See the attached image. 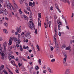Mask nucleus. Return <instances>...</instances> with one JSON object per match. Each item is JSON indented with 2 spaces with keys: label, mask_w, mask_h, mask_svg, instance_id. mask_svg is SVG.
Here are the masks:
<instances>
[{
  "label": "nucleus",
  "mask_w": 74,
  "mask_h": 74,
  "mask_svg": "<svg viewBox=\"0 0 74 74\" xmlns=\"http://www.w3.org/2000/svg\"><path fill=\"white\" fill-rule=\"evenodd\" d=\"M66 2L68 3L69 5H70L71 4H70V1L68 0H66Z\"/></svg>",
  "instance_id": "17"
},
{
  "label": "nucleus",
  "mask_w": 74,
  "mask_h": 74,
  "mask_svg": "<svg viewBox=\"0 0 74 74\" xmlns=\"http://www.w3.org/2000/svg\"><path fill=\"white\" fill-rule=\"evenodd\" d=\"M46 72H47V71L46 70H44L43 71V73H46Z\"/></svg>",
  "instance_id": "62"
},
{
  "label": "nucleus",
  "mask_w": 74,
  "mask_h": 74,
  "mask_svg": "<svg viewBox=\"0 0 74 74\" xmlns=\"http://www.w3.org/2000/svg\"><path fill=\"white\" fill-rule=\"evenodd\" d=\"M29 6H31V7H32V3L31 2H30L29 3Z\"/></svg>",
  "instance_id": "28"
},
{
  "label": "nucleus",
  "mask_w": 74,
  "mask_h": 74,
  "mask_svg": "<svg viewBox=\"0 0 74 74\" xmlns=\"http://www.w3.org/2000/svg\"><path fill=\"white\" fill-rule=\"evenodd\" d=\"M26 49H27V50H29V47L28 46H27L26 47Z\"/></svg>",
  "instance_id": "55"
},
{
  "label": "nucleus",
  "mask_w": 74,
  "mask_h": 74,
  "mask_svg": "<svg viewBox=\"0 0 74 74\" xmlns=\"http://www.w3.org/2000/svg\"><path fill=\"white\" fill-rule=\"evenodd\" d=\"M46 21H48V16H46Z\"/></svg>",
  "instance_id": "41"
},
{
  "label": "nucleus",
  "mask_w": 74,
  "mask_h": 74,
  "mask_svg": "<svg viewBox=\"0 0 74 74\" xmlns=\"http://www.w3.org/2000/svg\"><path fill=\"white\" fill-rule=\"evenodd\" d=\"M41 21H40H40L38 22V26H40L41 27Z\"/></svg>",
  "instance_id": "14"
},
{
  "label": "nucleus",
  "mask_w": 74,
  "mask_h": 74,
  "mask_svg": "<svg viewBox=\"0 0 74 74\" xmlns=\"http://www.w3.org/2000/svg\"><path fill=\"white\" fill-rule=\"evenodd\" d=\"M0 50L1 51L0 52V54L1 56V59L3 60L4 59V56H5V54L4 53L2 52V48H1V44H0Z\"/></svg>",
  "instance_id": "3"
},
{
  "label": "nucleus",
  "mask_w": 74,
  "mask_h": 74,
  "mask_svg": "<svg viewBox=\"0 0 74 74\" xmlns=\"http://www.w3.org/2000/svg\"><path fill=\"white\" fill-rule=\"evenodd\" d=\"M59 36H61V32H59V34H58Z\"/></svg>",
  "instance_id": "54"
},
{
  "label": "nucleus",
  "mask_w": 74,
  "mask_h": 74,
  "mask_svg": "<svg viewBox=\"0 0 74 74\" xmlns=\"http://www.w3.org/2000/svg\"><path fill=\"white\" fill-rule=\"evenodd\" d=\"M24 11L25 13H26V14H27V11H26V10H24Z\"/></svg>",
  "instance_id": "58"
},
{
  "label": "nucleus",
  "mask_w": 74,
  "mask_h": 74,
  "mask_svg": "<svg viewBox=\"0 0 74 74\" xmlns=\"http://www.w3.org/2000/svg\"><path fill=\"white\" fill-rule=\"evenodd\" d=\"M55 5H56V8L57 9H58L59 8H58V5L56 3L55 4Z\"/></svg>",
  "instance_id": "36"
},
{
  "label": "nucleus",
  "mask_w": 74,
  "mask_h": 74,
  "mask_svg": "<svg viewBox=\"0 0 74 74\" xmlns=\"http://www.w3.org/2000/svg\"><path fill=\"white\" fill-rule=\"evenodd\" d=\"M39 63L40 65H41V61L40 59H39Z\"/></svg>",
  "instance_id": "33"
},
{
  "label": "nucleus",
  "mask_w": 74,
  "mask_h": 74,
  "mask_svg": "<svg viewBox=\"0 0 74 74\" xmlns=\"http://www.w3.org/2000/svg\"><path fill=\"white\" fill-rule=\"evenodd\" d=\"M21 9H20L18 10L19 13L21 14H23V12H22V11H21Z\"/></svg>",
  "instance_id": "19"
},
{
  "label": "nucleus",
  "mask_w": 74,
  "mask_h": 74,
  "mask_svg": "<svg viewBox=\"0 0 74 74\" xmlns=\"http://www.w3.org/2000/svg\"><path fill=\"white\" fill-rule=\"evenodd\" d=\"M48 69L51 74H52L53 73V70L50 69V68L49 67H48Z\"/></svg>",
  "instance_id": "8"
},
{
  "label": "nucleus",
  "mask_w": 74,
  "mask_h": 74,
  "mask_svg": "<svg viewBox=\"0 0 74 74\" xmlns=\"http://www.w3.org/2000/svg\"><path fill=\"white\" fill-rule=\"evenodd\" d=\"M22 59L23 60H24V61H27V60L24 58H23Z\"/></svg>",
  "instance_id": "48"
},
{
  "label": "nucleus",
  "mask_w": 74,
  "mask_h": 74,
  "mask_svg": "<svg viewBox=\"0 0 74 74\" xmlns=\"http://www.w3.org/2000/svg\"><path fill=\"white\" fill-rule=\"evenodd\" d=\"M6 5L7 8L11 10V5L9 1L8 0L6 2Z\"/></svg>",
  "instance_id": "4"
},
{
  "label": "nucleus",
  "mask_w": 74,
  "mask_h": 74,
  "mask_svg": "<svg viewBox=\"0 0 74 74\" xmlns=\"http://www.w3.org/2000/svg\"><path fill=\"white\" fill-rule=\"evenodd\" d=\"M48 21H46V23H47L48 26Z\"/></svg>",
  "instance_id": "60"
},
{
  "label": "nucleus",
  "mask_w": 74,
  "mask_h": 74,
  "mask_svg": "<svg viewBox=\"0 0 74 74\" xmlns=\"http://www.w3.org/2000/svg\"><path fill=\"white\" fill-rule=\"evenodd\" d=\"M70 47H67L66 48V50H70Z\"/></svg>",
  "instance_id": "23"
},
{
  "label": "nucleus",
  "mask_w": 74,
  "mask_h": 74,
  "mask_svg": "<svg viewBox=\"0 0 74 74\" xmlns=\"http://www.w3.org/2000/svg\"><path fill=\"white\" fill-rule=\"evenodd\" d=\"M4 26H8V24L7 23H4Z\"/></svg>",
  "instance_id": "37"
},
{
  "label": "nucleus",
  "mask_w": 74,
  "mask_h": 74,
  "mask_svg": "<svg viewBox=\"0 0 74 74\" xmlns=\"http://www.w3.org/2000/svg\"><path fill=\"white\" fill-rule=\"evenodd\" d=\"M10 57H11V58H13V59H15V57H14L13 56H10Z\"/></svg>",
  "instance_id": "52"
},
{
  "label": "nucleus",
  "mask_w": 74,
  "mask_h": 74,
  "mask_svg": "<svg viewBox=\"0 0 74 74\" xmlns=\"http://www.w3.org/2000/svg\"><path fill=\"white\" fill-rule=\"evenodd\" d=\"M29 22L31 24L29 23V24L28 25V26L31 30H33V28H34V27H35V25L34 24L33 22L31 21H29Z\"/></svg>",
  "instance_id": "2"
},
{
  "label": "nucleus",
  "mask_w": 74,
  "mask_h": 74,
  "mask_svg": "<svg viewBox=\"0 0 74 74\" xmlns=\"http://www.w3.org/2000/svg\"><path fill=\"white\" fill-rule=\"evenodd\" d=\"M13 4H14V7H15V8H18V6H17V5H16V4L15 3V2L14 1H13Z\"/></svg>",
  "instance_id": "9"
},
{
  "label": "nucleus",
  "mask_w": 74,
  "mask_h": 74,
  "mask_svg": "<svg viewBox=\"0 0 74 74\" xmlns=\"http://www.w3.org/2000/svg\"><path fill=\"white\" fill-rule=\"evenodd\" d=\"M27 8L28 11H31L30 9V7L29 6L27 7Z\"/></svg>",
  "instance_id": "34"
},
{
  "label": "nucleus",
  "mask_w": 74,
  "mask_h": 74,
  "mask_svg": "<svg viewBox=\"0 0 74 74\" xmlns=\"http://www.w3.org/2000/svg\"><path fill=\"white\" fill-rule=\"evenodd\" d=\"M51 21H49V25H51Z\"/></svg>",
  "instance_id": "53"
},
{
  "label": "nucleus",
  "mask_w": 74,
  "mask_h": 74,
  "mask_svg": "<svg viewBox=\"0 0 74 74\" xmlns=\"http://www.w3.org/2000/svg\"><path fill=\"white\" fill-rule=\"evenodd\" d=\"M57 23L59 25H62V23H61L60 21V20H59L57 21Z\"/></svg>",
  "instance_id": "12"
},
{
  "label": "nucleus",
  "mask_w": 74,
  "mask_h": 74,
  "mask_svg": "<svg viewBox=\"0 0 74 74\" xmlns=\"http://www.w3.org/2000/svg\"><path fill=\"white\" fill-rule=\"evenodd\" d=\"M50 49H51V51H53V47L52 46H51Z\"/></svg>",
  "instance_id": "38"
},
{
  "label": "nucleus",
  "mask_w": 74,
  "mask_h": 74,
  "mask_svg": "<svg viewBox=\"0 0 74 74\" xmlns=\"http://www.w3.org/2000/svg\"><path fill=\"white\" fill-rule=\"evenodd\" d=\"M23 48L24 49H26V47H25V46H23Z\"/></svg>",
  "instance_id": "51"
},
{
  "label": "nucleus",
  "mask_w": 74,
  "mask_h": 74,
  "mask_svg": "<svg viewBox=\"0 0 74 74\" xmlns=\"http://www.w3.org/2000/svg\"><path fill=\"white\" fill-rule=\"evenodd\" d=\"M2 37H0V41H2Z\"/></svg>",
  "instance_id": "64"
},
{
  "label": "nucleus",
  "mask_w": 74,
  "mask_h": 74,
  "mask_svg": "<svg viewBox=\"0 0 74 74\" xmlns=\"http://www.w3.org/2000/svg\"><path fill=\"white\" fill-rule=\"evenodd\" d=\"M72 5L73 9H74V2H72Z\"/></svg>",
  "instance_id": "25"
},
{
  "label": "nucleus",
  "mask_w": 74,
  "mask_h": 74,
  "mask_svg": "<svg viewBox=\"0 0 74 74\" xmlns=\"http://www.w3.org/2000/svg\"><path fill=\"white\" fill-rule=\"evenodd\" d=\"M33 69V67H31L30 68V69H29V70H30V71H31V70Z\"/></svg>",
  "instance_id": "49"
},
{
  "label": "nucleus",
  "mask_w": 74,
  "mask_h": 74,
  "mask_svg": "<svg viewBox=\"0 0 74 74\" xmlns=\"http://www.w3.org/2000/svg\"><path fill=\"white\" fill-rule=\"evenodd\" d=\"M3 31L4 33H8V32L7 30L5 29H4L3 30Z\"/></svg>",
  "instance_id": "22"
},
{
  "label": "nucleus",
  "mask_w": 74,
  "mask_h": 74,
  "mask_svg": "<svg viewBox=\"0 0 74 74\" xmlns=\"http://www.w3.org/2000/svg\"><path fill=\"white\" fill-rule=\"evenodd\" d=\"M17 42L18 44H20V43L21 42V40H19V39H18L17 40Z\"/></svg>",
  "instance_id": "29"
},
{
  "label": "nucleus",
  "mask_w": 74,
  "mask_h": 74,
  "mask_svg": "<svg viewBox=\"0 0 74 74\" xmlns=\"http://www.w3.org/2000/svg\"><path fill=\"white\" fill-rule=\"evenodd\" d=\"M12 6V7L13 9V10H15V8H14V7L13 6Z\"/></svg>",
  "instance_id": "56"
},
{
  "label": "nucleus",
  "mask_w": 74,
  "mask_h": 74,
  "mask_svg": "<svg viewBox=\"0 0 74 74\" xmlns=\"http://www.w3.org/2000/svg\"><path fill=\"white\" fill-rule=\"evenodd\" d=\"M29 17L30 21H32L33 19V17H32V16H29Z\"/></svg>",
  "instance_id": "42"
},
{
  "label": "nucleus",
  "mask_w": 74,
  "mask_h": 74,
  "mask_svg": "<svg viewBox=\"0 0 74 74\" xmlns=\"http://www.w3.org/2000/svg\"><path fill=\"white\" fill-rule=\"evenodd\" d=\"M54 41L56 44L55 47L56 48H59V46H58V44L56 43V40H55Z\"/></svg>",
  "instance_id": "11"
},
{
  "label": "nucleus",
  "mask_w": 74,
  "mask_h": 74,
  "mask_svg": "<svg viewBox=\"0 0 74 74\" xmlns=\"http://www.w3.org/2000/svg\"><path fill=\"white\" fill-rule=\"evenodd\" d=\"M64 19H65L66 25H67V21H66V19H65V18H64Z\"/></svg>",
  "instance_id": "45"
},
{
  "label": "nucleus",
  "mask_w": 74,
  "mask_h": 74,
  "mask_svg": "<svg viewBox=\"0 0 74 74\" xmlns=\"http://www.w3.org/2000/svg\"><path fill=\"white\" fill-rule=\"evenodd\" d=\"M50 10H51V11L53 10V7L51 6L50 7Z\"/></svg>",
  "instance_id": "46"
},
{
  "label": "nucleus",
  "mask_w": 74,
  "mask_h": 74,
  "mask_svg": "<svg viewBox=\"0 0 74 74\" xmlns=\"http://www.w3.org/2000/svg\"><path fill=\"white\" fill-rule=\"evenodd\" d=\"M30 16H32L33 15V14H32V12H31V11H30Z\"/></svg>",
  "instance_id": "44"
},
{
  "label": "nucleus",
  "mask_w": 74,
  "mask_h": 74,
  "mask_svg": "<svg viewBox=\"0 0 74 74\" xmlns=\"http://www.w3.org/2000/svg\"><path fill=\"white\" fill-rule=\"evenodd\" d=\"M16 30H17V32H18V33H21V30H20L18 27H17L16 28Z\"/></svg>",
  "instance_id": "13"
},
{
  "label": "nucleus",
  "mask_w": 74,
  "mask_h": 74,
  "mask_svg": "<svg viewBox=\"0 0 74 74\" xmlns=\"http://www.w3.org/2000/svg\"><path fill=\"white\" fill-rule=\"evenodd\" d=\"M41 13H38V16L40 18H41Z\"/></svg>",
  "instance_id": "31"
},
{
  "label": "nucleus",
  "mask_w": 74,
  "mask_h": 74,
  "mask_svg": "<svg viewBox=\"0 0 74 74\" xmlns=\"http://www.w3.org/2000/svg\"><path fill=\"white\" fill-rule=\"evenodd\" d=\"M30 32H28L25 35V37H27L28 39H30L31 38V36H30Z\"/></svg>",
  "instance_id": "5"
},
{
  "label": "nucleus",
  "mask_w": 74,
  "mask_h": 74,
  "mask_svg": "<svg viewBox=\"0 0 74 74\" xmlns=\"http://www.w3.org/2000/svg\"><path fill=\"white\" fill-rule=\"evenodd\" d=\"M3 72L5 74H8V73H7V72L5 70H3Z\"/></svg>",
  "instance_id": "26"
},
{
  "label": "nucleus",
  "mask_w": 74,
  "mask_h": 74,
  "mask_svg": "<svg viewBox=\"0 0 74 74\" xmlns=\"http://www.w3.org/2000/svg\"><path fill=\"white\" fill-rule=\"evenodd\" d=\"M34 33H36V34H37V29H35Z\"/></svg>",
  "instance_id": "40"
},
{
  "label": "nucleus",
  "mask_w": 74,
  "mask_h": 74,
  "mask_svg": "<svg viewBox=\"0 0 74 74\" xmlns=\"http://www.w3.org/2000/svg\"><path fill=\"white\" fill-rule=\"evenodd\" d=\"M22 18H23L24 17V19H25V20H27V21L28 19V18H27V16H26L23 15L22 16Z\"/></svg>",
  "instance_id": "10"
},
{
  "label": "nucleus",
  "mask_w": 74,
  "mask_h": 74,
  "mask_svg": "<svg viewBox=\"0 0 74 74\" xmlns=\"http://www.w3.org/2000/svg\"><path fill=\"white\" fill-rule=\"evenodd\" d=\"M67 59V58H64V60L65 62H66V60Z\"/></svg>",
  "instance_id": "61"
},
{
  "label": "nucleus",
  "mask_w": 74,
  "mask_h": 74,
  "mask_svg": "<svg viewBox=\"0 0 74 74\" xmlns=\"http://www.w3.org/2000/svg\"><path fill=\"white\" fill-rule=\"evenodd\" d=\"M18 65L19 67H21L22 66V64H20V63H19L18 64Z\"/></svg>",
  "instance_id": "39"
},
{
  "label": "nucleus",
  "mask_w": 74,
  "mask_h": 74,
  "mask_svg": "<svg viewBox=\"0 0 74 74\" xmlns=\"http://www.w3.org/2000/svg\"><path fill=\"white\" fill-rule=\"evenodd\" d=\"M5 10H2L1 11V13H2L3 14H4V15H6L7 14H8V12L6 10V9H5Z\"/></svg>",
  "instance_id": "6"
},
{
  "label": "nucleus",
  "mask_w": 74,
  "mask_h": 74,
  "mask_svg": "<svg viewBox=\"0 0 74 74\" xmlns=\"http://www.w3.org/2000/svg\"><path fill=\"white\" fill-rule=\"evenodd\" d=\"M61 1H62V2L65 3H67V0H61Z\"/></svg>",
  "instance_id": "27"
},
{
  "label": "nucleus",
  "mask_w": 74,
  "mask_h": 74,
  "mask_svg": "<svg viewBox=\"0 0 74 74\" xmlns=\"http://www.w3.org/2000/svg\"><path fill=\"white\" fill-rule=\"evenodd\" d=\"M58 29L59 30H60V25H58Z\"/></svg>",
  "instance_id": "47"
},
{
  "label": "nucleus",
  "mask_w": 74,
  "mask_h": 74,
  "mask_svg": "<svg viewBox=\"0 0 74 74\" xmlns=\"http://www.w3.org/2000/svg\"><path fill=\"white\" fill-rule=\"evenodd\" d=\"M35 69L36 70H38L39 69V67L38 66H36L35 67Z\"/></svg>",
  "instance_id": "24"
},
{
  "label": "nucleus",
  "mask_w": 74,
  "mask_h": 74,
  "mask_svg": "<svg viewBox=\"0 0 74 74\" xmlns=\"http://www.w3.org/2000/svg\"><path fill=\"white\" fill-rule=\"evenodd\" d=\"M32 6H31V7H33L34 5H35V2H33V3H32Z\"/></svg>",
  "instance_id": "18"
},
{
  "label": "nucleus",
  "mask_w": 74,
  "mask_h": 74,
  "mask_svg": "<svg viewBox=\"0 0 74 74\" xmlns=\"http://www.w3.org/2000/svg\"><path fill=\"white\" fill-rule=\"evenodd\" d=\"M7 69L8 70L9 72H10V73L11 74L12 73V72H11V70H10V69L8 68Z\"/></svg>",
  "instance_id": "35"
},
{
  "label": "nucleus",
  "mask_w": 74,
  "mask_h": 74,
  "mask_svg": "<svg viewBox=\"0 0 74 74\" xmlns=\"http://www.w3.org/2000/svg\"><path fill=\"white\" fill-rule=\"evenodd\" d=\"M16 73H19V71H18V70L17 69L16 70Z\"/></svg>",
  "instance_id": "63"
},
{
  "label": "nucleus",
  "mask_w": 74,
  "mask_h": 74,
  "mask_svg": "<svg viewBox=\"0 0 74 74\" xmlns=\"http://www.w3.org/2000/svg\"><path fill=\"white\" fill-rule=\"evenodd\" d=\"M7 44L6 42H4L3 45V47H7Z\"/></svg>",
  "instance_id": "21"
},
{
  "label": "nucleus",
  "mask_w": 74,
  "mask_h": 74,
  "mask_svg": "<svg viewBox=\"0 0 74 74\" xmlns=\"http://www.w3.org/2000/svg\"><path fill=\"white\" fill-rule=\"evenodd\" d=\"M55 61V59H53L51 60V62L52 63H53V62H54Z\"/></svg>",
  "instance_id": "32"
},
{
  "label": "nucleus",
  "mask_w": 74,
  "mask_h": 74,
  "mask_svg": "<svg viewBox=\"0 0 74 74\" xmlns=\"http://www.w3.org/2000/svg\"><path fill=\"white\" fill-rule=\"evenodd\" d=\"M19 60V58H16V59L15 60H16V61H18Z\"/></svg>",
  "instance_id": "50"
},
{
  "label": "nucleus",
  "mask_w": 74,
  "mask_h": 74,
  "mask_svg": "<svg viewBox=\"0 0 74 74\" xmlns=\"http://www.w3.org/2000/svg\"><path fill=\"white\" fill-rule=\"evenodd\" d=\"M56 50L57 51H58L59 50V47H58V48H56Z\"/></svg>",
  "instance_id": "43"
},
{
  "label": "nucleus",
  "mask_w": 74,
  "mask_h": 74,
  "mask_svg": "<svg viewBox=\"0 0 74 74\" xmlns=\"http://www.w3.org/2000/svg\"><path fill=\"white\" fill-rule=\"evenodd\" d=\"M9 51H10V50H11V49H12V47H9Z\"/></svg>",
  "instance_id": "59"
},
{
  "label": "nucleus",
  "mask_w": 74,
  "mask_h": 74,
  "mask_svg": "<svg viewBox=\"0 0 74 74\" xmlns=\"http://www.w3.org/2000/svg\"><path fill=\"white\" fill-rule=\"evenodd\" d=\"M66 45L64 44L61 47L63 49L64 48H66Z\"/></svg>",
  "instance_id": "16"
},
{
  "label": "nucleus",
  "mask_w": 74,
  "mask_h": 74,
  "mask_svg": "<svg viewBox=\"0 0 74 74\" xmlns=\"http://www.w3.org/2000/svg\"><path fill=\"white\" fill-rule=\"evenodd\" d=\"M23 0H21L20 1V3L21 4H22L23 3Z\"/></svg>",
  "instance_id": "30"
},
{
  "label": "nucleus",
  "mask_w": 74,
  "mask_h": 74,
  "mask_svg": "<svg viewBox=\"0 0 74 74\" xmlns=\"http://www.w3.org/2000/svg\"><path fill=\"white\" fill-rule=\"evenodd\" d=\"M4 65H2L0 67V70H1L2 69H3Z\"/></svg>",
  "instance_id": "20"
},
{
  "label": "nucleus",
  "mask_w": 74,
  "mask_h": 74,
  "mask_svg": "<svg viewBox=\"0 0 74 74\" xmlns=\"http://www.w3.org/2000/svg\"><path fill=\"white\" fill-rule=\"evenodd\" d=\"M5 19L6 21H9V20L8 19V18H7V17H5Z\"/></svg>",
  "instance_id": "57"
},
{
  "label": "nucleus",
  "mask_w": 74,
  "mask_h": 74,
  "mask_svg": "<svg viewBox=\"0 0 74 74\" xmlns=\"http://www.w3.org/2000/svg\"><path fill=\"white\" fill-rule=\"evenodd\" d=\"M70 70L69 69H66V71H65V74H70Z\"/></svg>",
  "instance_id": "7"
},
{
  "label": "nucleus",
  "mask_w": 74,
  "mask_h": 74,
  "mask_svg": "<svg viewBox=\"0 0 74 74\" xmlns=\"http://www.w3.org/2000/svg\"><path fill=\"white\" fill-rule=\"evenodd\" d=\"M36 47L37 49H38V51H39V52H40V47H39V46H38V45H37L36 46Z\"/></svg>",
  "instance_id": "15"
},
{
  "label": "nucleus",
  "mask_w": 74,
  "mask_h": 74,
  "mask_svg": "<svg viewBox=\"0 0 74 74\" xmlns=\"http://www.w3.org/2000/svg\"><path fill=\"white\" fill-rule=\"evenodd\" d=\"M12 40H14V41L16 42L17 41V38L15 37H10V40H9V42L8 44L9 45H11L12 42Z\"/></svg>",
  "instance_id": "1"
}]
</instances>
